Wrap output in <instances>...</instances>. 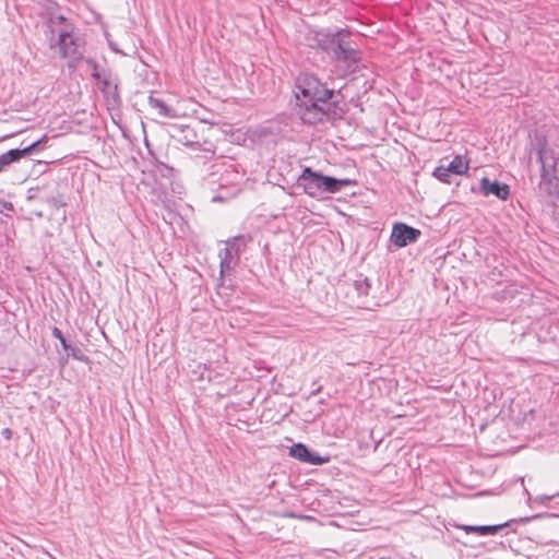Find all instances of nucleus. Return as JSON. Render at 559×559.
Masks as SVG:
<instances>
[{
    "mask_svg": "<svg viewBox=\"0 0 559 559\" xmlns=\"http://www.w3.org/2000/svg\"><path fill=\"white\" fill-rule=\"evenodd\" d=\"M108 104L110 105H119L120 96L118 93V84L115 83L111 88H109V94H104Z\"/></svg>",
    "mask_w": 559,
    "mask_h": 559,
    "instance_id": "obj_22",
    "label": "nucleus"
},
{
    "mask_svg": "<svg viewBox=\"0 0 559 559\" xmlns=\"http://www.w3.org/2000/svg\"><path fill=\"white\" fill-rule=\"evenodd\" d=\"M87 64L91 67L92 69V78L96 81H100V76L102 74H105L108 70L106 69H103V68H99V66L97 64L96 61H94L93 59H87L86 60Z\"/></svg>",
    "mask_w": 559,
    "mask_h": 559,
    "instance_id": "obj_21",
    "label": "nucleus"
},
{
    "mask_svg": "<svg viewBox=\"0 0 559 559\" xmlns=\"http://www.w3.org/2000/svg\"><path fill=\"white\" fill-rule=\"evenodd\" d=\"M297 114L306 124L334 122L344 118L347 104L342 90L330 88L312 73L296 79Z\"/></svg>",
    "mask_w": 559,
    "mask_h": 559,
    "instance_id": "obj_1",
    "label": "nucleus"
},
{
    "mask_svg": "<svg viewBox=\"0 0 559 559\" xmlns=\"http://www.w3.org/2000/svg\"><path fill=\"white\" fill-rule=\"evenodd\" d=\"M289 455L302 463L311 465H322L330 460L329 456L320 455L301 442L295 443L289 448Z\"/></svg>",
    "mask_w": 559,
    "mask_h": 559,
    "instance_id": "obj_10",
    "label": "nucleus"
},
{
    "mask_svg": "<svg viewBox=\"0 0 559 559\" xmlns=\"http://www.w3.org/2000/svg\"><path fill=\"white\" fill-rule=\"evenodd\" d=\"M539 499H542V500H550V499H551V497L543 496V497H540Z\"/></svg>",
    "mask_w": 559,
    "mask_h": 559,
    "instance_id": "obj_29",
    "label": "nucleus"
},
{
    "mask_svg": "<svg viewBox=\"0 0 559 559\" xmlns=\"http://www.w3.org/2000/svg\"><path fill=\"white\" fill-rule=\"evenodd\" d=\"M354 287L358 296H368L371 288V283L367 277H365L356 280L354 283Z\"/></svg>",
    "mask_w": 559,
    "mask_h": 559,
    "instance_id": "obj_19",
    "label": "nucleus"
},
{
    "mask_svg": "<svg viewBox=\"0 0 559 559\" xmlns=\"http://www.w3.org/2000/svg\"><path fill=\"white\" fill-rule=\"evenodd\" d=\"M469 169V160L464 159L462 155H455L454 158L447 166V170L451 171L453 175H465Z\"/></svg>",
    "mask_w": 559,
    "mask_h": 559,
    "instance_id": "obj_16",
    "label": "nucleus"
},
{
    "mask_svg": "<svg viewBox=\"0 0 559 559\" xmlns=\"http://www.w3.org/2000/svg\"><path fill=\"white\" fill-rule=\"evenodd\" d=\"M421 236L418 228L407 225L406 223L396 222L392 226L390 241L396 248H404L411 243H415Z\"/></svg>",
    "mask_w": 559,
    "mask_h": 559,
    "instance_id": "obj_8",
    "label": "nucleus"
},
{
    "mask_svg": "<svg viewBox=\"0 0 559 559\" xmlns=\"http://www.w3.org/2000/svg\"><path fill=\"white\" fill-rule=\"evenodd\" d=\"M148 105L151 108L157 110L158 115L165 118H174L176 111L173 107L168 106L163 99L153 95L148 96Z\"/></svg>",
    "mask_w": 559,
    "mask_h": 559,
    "instance_id": "obj_14",
    "label": "nucleus"
},
{
    "mask_svg": "<svg viewBox=\"0 0 559 559\" xmlns=\"http://www.w3.org/2000/svg\"><path fill=\"white\" fill-rule=\"evenodd\" d=\"M115 83L116 82H114L112 73L110 71H107L105 74H102L100 81H97L99 90L104 94H109V88H111Z\"/></svg>",
    "mask_w": 559,
    "mask_h": 559,
    "instance_id": "obj_18",
    "label": "nucleus"
},
{
    "mask_svg": "<svg viewBox=\"0 0 559 559\" xmlns=\"http://www.w3.org/2000/svg\"><path fill=\"white\" fill-rule=\"evenodd\" d=\"M69 350H70V355L74 359L80 360V361H86L87 360V357L78 347L71 345V348Z\"/></svg>",
    "mask_w": 559,
    "mask_h": 559,
    "instance_id": "obj_24",
    "label": "nucleus"
},
{
    "mask_svg": "<svg viewBox=\"0 0 559 559\" xmlns=\"http://www.w3.org/2000/svg\"><path fill=\"white\" fill-rule=\"evenodd\" d=\"M47 28L50 49H58L60 57L68 59V68L75 70L83 59L85 45L74 33V25L63 15H57L49 19Z\"/></svg>",
    "mask_w": 559,
    "mask_h": 559,
    "instance_id": "obj_2",
    "label": "nucleus"
},
{
    "mask_svg": "<svg viewBox=\"0 0 559 559\" xmlns=\"http://www.w3.org/2000/svg\"><path fill=\"white\" fill-rule=\"evenodd\" d=\"M19 162L17 153L14 152V148L9 150L8 152L0 155V173L5 169L12 163Z\"/></svg>",
    "mask_w": 559,
    "mask_h": 559,
    "instance_id": "obj_17",
    "label": "nucleus"
},
{
    "mask_svg": "<svg viewBox=\"0 0 559 559\" xmlns=\"http://www.w3.org/2000/svg\"><path fill=\"white\" fill-rule=\"evenodd\" d=\"M211 169V173L205 178L206 185L211 188L215 185L219 188L227 187L228 185L234 183L239 177L238 173L233 169L231 165H226L224 163L213 164Z\"/></svg>",
    "mask_w": 559,
    "mask_h": 559,
    "instance_id": "obj_7",
    "label": "nucleus"
},
{
    "mask_svg": "<svg viewBox=\"0 0 559 559\" xmlns=\"http://www.w3.org/2000/svg\"><path fill=\"white\" fill-rule=\"evenodd\" d=\"M47 136L44 135L40 139L34 141L29 145L23 148H14V152L17 153L19 160L25 156L32 155L34 153H38L46 147Z\"/></svg>",
    "mask_w": 559,
    "mask_h": 559,
    "instance_id": "obj_15",
    "label": "nucleus"
},
{
    "mask_svg": "<svg viewBox=\"0 0 559 559\" xmlns=\"http://www.w3.org/2000/svg\"><path fill=\"white\" fill-rule=\"evenodd\" d=\"M245 236H237L226 241V247L219 251V273L223 277L230 273L239 263L240 253L247 246Z\"/></svg>",
    "mask_w": 559,
    "mask_h": 559,
    "instance_id": "obj_5",
    "label": "nucleus"
},
{
    "mask_svg": "<svg viewBox=\"0 0 559 559\" xmlns=\"http://www.w3.org/2000/svg\"><path fill=\"white\" fill-rule=\"evenodd\" d=\"M544 544H545V545H556V542H554V540H548V542H545Z\"/></svg>",
    "mask_w": 559,
    "mask_h": 559,
    "instance_id": "obj_28",
    "label": "nucleus"
},
{
    "mask_svg": "<svg viewBox=\"0 0 559 559\" xmlns=\"http://www.w3.org/2000/svg\"><path fill=\"white\" fill-rule=\"evenodd\" d=\"M357 181L349 178L338 179L332 176L323 175L321 178L320 198L325 193H336L346 187H354Z\"/></svg>",
    "mask_w": 559,
    "mask_h": 559,
    "instance_id": "obj_13",
    "label": "nucleus"
},
{
    "mask_svg": "<svg viewBox=\"0 0 559 559\" xmlns=\"http://www.w3.org/2000/svg\"><path fill=\"white\" fill-rule=\"evenodd\" d=\"M322 173L313 170L309 166L302 168L297 178V185L304 189V192L311 198H320Z\"/></svg>",
    "mask_w": 559,
    "mask_h": 559,
    "instance_id": "obj_9",
    "label": "nucleus"
},
{
    "mask_svg": "<svg viewBox=\"0 0 559 559\" xmlns=\"http://www.w3.org/2000/svg\"><path fill=\"white\" fill-rule=\"evenodd\" d=\"M5 207L8 210H13V204L11 202H9V203L5 204Z\"/></svg>",
    "mask_w": 559,
    "mask_h": 559,
    "instance_id": "obj_27",
    "label": "nucleus"
},
{
    "mask_svg": "<svg viewBox=\"0 0 559 559\" xmlns=\"http://www.w3.org/2000/svg\"><path fill=\"white\" fill-rule=\"evenodd\" d=\"M451 171L447 170V166L442 165L436 167L432 173L433 177L443 183H451Z\"/></svg>",
    "mask_w": 559,
    "mask_h": 559,
    "instance_id": "obj_20",
    "label": "nucleus"
},
{
    "mask_svg": "<svg viewBox=\"0 0 559 559\" xmlns=\"http://www.w3.org/2000/svg\"><path fill=\"white\" fill-rule=\"evenodd\" d=\"M317 41L332 60L344 66L346 72L354 73L357 70L361 52L357 44L350 39L348 32L340 29L332 34L319 33Z\"/></svg>",
    "mask_w": 559,
    "mask_h": 559,
    "instance_id": "obj_3",
    "label": "nucleus"
},
{
    "mask_svg": "<svg viewBox=\"0 0 559 559\" xmlns=\"http://www.w3.org/2000/svg\"><path fill=\"white\" fill-rule=\"evenodd\" d=\"M478 191L484 197L495 195L501 201H507L510 197L509 185L498 180H490L487 177L480 179Z\"/></svg>",
    "mask_w": 559,
    "mask_h": 559,
    "instance_id": "obj_11",
    "label": "nucleus"
},
{
    "mask_svg": "<svg viewBox=\"0 0 559 559\" xmlns=\"http://www.w3.org/2000/svg\"><path fill=\"white\" fill-rule=\"evenodd\" d=\"M170 136L177 143L192 151L202 150V145L205 142L203 135L199 134L197 130L189 124H174L171 127Z\"/></svg>",
    "mask_w": 559,
    "mask_h": 559,
    "instance_id": "obj_6",
    "label": "nucleus"
},
{
    "mask_svg": "<svg viewBox=\"0 0 559 559\" xmlns=\"http://www.w3.org/2000/svg\"><path fill=\"white\" fill-rule=\"evenodd\" d=\"M1 435L4 439L10 440L12 438V430L10 428H4L2 429Z\"/></svg>",
    "mask_w": 559,
    "mask_h": 559,
    "instance_id": "obj_25",
    "label": "nucleus"
},
{
    "mask_svg": "<svg viewBox=\"0 0 559 559\" xmlns=\"http://www.w3.org/2000/svg\"><path fill=\"white\" fill-rule=\"evenodd\" d=\"M51 334H52L53 337H56L57 340L60 341V344H61V346H62V348L64 350H69L71 348V345L67 342V340H66V337H64V335H63V333H62V331L60 329L55 326L51 330Z\"/></svg>",
    "mask_w": 559,
    "mask_h": 559,
    "instance_id": "obj_23",
    "label": "nucleus"
},
{
    "mask_svg": "<svg viewBox=\"0 0 559 559\" xmlns=\"http://www.w3.org/2000/svg\"><path fill=\"white\" fill-rule=\"evenodd\" d=\"M537 160L540 164L538 191L542 195L559 198V147L546 140L537 142Z\"/></svg>",
    "mask_w": 559,
    "mask_h": 559,
    "instance_id": "obj_4",
    "label": "nucleus"
},
{
    "mask_svg": "<svg viewBox=\"0 0 559 559\" xmlns=\"http://www.w3.org/2000/svg\"><path fill=\"white\" fill-rule=\"evenodd\" d=\"M540 515H534L532 518H521L520 522H528L532 519L539 518ZM519 520H511L501 524H495V525H460L459 528L463 530L467 534L475 533L479 536H488V535H495L501 531H503L506 527L510 526L511 523H516Z\"/></svg>",
    "mask_w": 559,
    "mask_h": 559,
    "instance_id": "obj_12",
    "label": "nucleus"
},
{
    "mask_svg": "<svg viewBox=\"0 0 559 559\" xmlns=\"http://www.w3.org/2000/svg\"><path fill=\"white\" fill-rule=\"evenodd\" d=\"M321 391V385H318L317 388H313V390L310 392V395L313 396L318 394Z\"/></svg>",
    "mask_w": 559,
    "mask_h": 559,
    "instance_id": "obj_26",
    "label": "nucleus"
}]
</instances>
